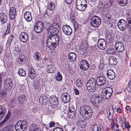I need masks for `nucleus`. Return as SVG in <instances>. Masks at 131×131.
Wrapping results in <instances>:
<instances>
[{
  "mask_svg": "<svg viewBox=\"0 0 131 131\" xmlns=\"http://www.w3.org/2000/svg\"><path fill=\"white\" fill-rule=\"evenodd\" d=\"M17 14H16L9 13V17L10 19L14 20Z\"/></svg>",
  "mask_w": 131,
  "mask_h": 131,
  "instance_id": "48",
  "label": "nucleus"
},
{
  "mask_svg": "<svg viewBox=\"0 0 131 131\" xmlns=\"http://www.w3.org/2000/svg\"><path fill=\"white\" fill-rule=\"evenodd\" d=\"M92 39L94 42H96L97 40V38L96 37H94L92 38Z\"/></svg>",
  "mask_w": 131,
  "mask_h": 131,
  "instance_id": "63",
  "label": "nucleus"
},
{
  "mask_svg": "<svg viewBox=\"0 0 131 131\" xmlns=\"http://www.w3.org/2000/svg\"><path fill=\"white\" fill-rule=\"evenodd\" d=\"M53 131H63V130L60 127H56L53 129Z\"/></svg>",
  "mask_w": 131,
  "mask_h": 131,
  "instance_id": "55",
  "label": "nucleus"
},
{
  "mask_svg": "<svg viewBox=\"0 0 131 131\" xmlns=\"http://www.w3.org/2000/svg\"><path fill=\"white\" fill-rule=\"evenodd\" d=\"M17 61L19 64L20 65H22L26 61V58L25 56L22 55L18 59Z\"/></svg>",
  "mask_w": 131,
  "mask_h": 131,
  "instance_id": "25",
  "label": "nucleus"
},
{
  "mask_svg": "<svg viewBox=\"0 0 131 131\" xmlns=\"http://www.w3.org/2000/svg\"><path fill=\"white\" fill-rule=\"evenodd\" d=\"M101 96L100 97L99 95H96L94 98L93 102H92V104L94 103L95 104H100L102 102Z\"/></svg>",
  "mask_w": 131,
  "mask_h": 131,
  "instance_id": "27",
  "label": "nucleus"
},
{
  "mask_svg": "<svg viewBox=\"0 0 131 131\" xmlns=\"http://www.w3.org/2000/svg\"><path fill=\"white\" fill-rule=\"evenodd\" d=\"M124 123L122 124H124L125 125V127L126 128L128 129V130L129 131V129L130 127V126L129 123H125V118H124Z\"/></svg>",
  "mask_w": 131,
  "mask_h": 131,
  "instance_id": "50",
  "label": "nucleus"
},
{
  "mask_svg": "<svg viewBox=\"0 0 131 131\" xmlns=\"http://www.w3.org/2000/svg\"><path fill=\"white\" fill-rule=\"evenodd\" d=\"M86 86L88 91L92 92H94L96 89V84H86Z\"/></svg>",
  "mask_w": 131,
  "mask_h": 131,
  "instance_id": "21",
  "label": "nucleus"
},
{
  "mask_svg": "<svg viewBox=\"0 0 131 131\" xmlns=\"http://www.w3.org/2000/svg\"><path fill=\"white\" fill-rule=\"evenodd\" d=\"M70 99V95L67 93H64L61 95V99L64 103L68 102Z\"/></svg>",
  "mask_w": 131,
  "mask_h": 131,
  "instance_id": "18",
  "label": "nucleus"
},
{
  "mask_svg": "<svg viewBox=\"0 0 131 131\" xmlns=\"http://www.w3.org/2000/svg\"><path fill=\"white\" fill-rule=\"evenodd\" d=\"M10 23H9L7 25V29L10 30Z\"/></svg>",
  "mask_w": 131,
  "mask_h": 131,
  "instance_id": "62",
  "label": "nucleus"
},
{
  "mask_svg": "<svg viewBox=\"0 0 131 131\" xmlns=\"http://www.w3.org/2000/svg\"><path fill=\"white\" fill-rule=\"evenodd\" d=\"M86 2L85 0H76V4H86Z\"/></svg>",
  "mask_w": 131,
  "mask_h": 131,
  "instance_id": "47",
  "label": "nucleus"
},
{
  "mask_svg": "<svg viewBox=\"0 0 131 131\" xmlns=\"http://www.w3.org/2000/svg\"><path fill=\"white\" fill-rule=\"evenodd\" d=\"M68 111L69 112L72 113V114L73 116H75L76 113V110L74 106L71 105H69V107L68 109Z\"/></svg>",
  "mask_w": 131,
  "mask_h": 131,
  "instance_id": "35",
  "label": "nucleus"
},
{
  "mask_svg": "<svg viewBox=\"0 0 131 131\" xmlns=\"http://www.w3.org/2000/svg\"><path fill=\"white\" fill-rule=\"evenodd\" d=\"M24 16L25 19L28 22H30L31 20L32 17L30 12H25Z\"/></svg>",
  "mask_w": 131,
  "mask_h": 131,
  "instance_id": "28",
  "label": "nucleus"
},
{
  "mask_svg": "<svg viewBox=\"0 0 131 131\" xmlns=\"http://www.w3.org/2000/svg\"><path fill=\"white\" fill-rule=\"evenodd\" d=\"M55 125L53 121H52L50 123L49 127H53Z\"/></svg>",
  "mask_w": 131,
  "mask_h": 131,
  "instance_id": "59",
  "label": "nucleus"
},
{
  "mask_svg": "<svg viewBox=\"0 0 131 131\" xmlns=\"http://www.w3.org/2000/svg\"><path fill=\"white\" fill-rule=\"evenodd\" d=\"M101 21L100 18L97 16H94L91 19L90 24L91 26L97 27L101 24Z\"/></svg>",
  "mask_w": 131,
  "mask_h": 131,
  "instance_id": "8",
  "label": "nucleus"
},
{
  "mask_svg": "<svg viewBox=\"0 0 131 131\" xmlns=\"http://www.w3.org/2000/svg\"><path fill=\"white\" fill-rule=\"evenodd\" d=\"M76 83L77 87L81 88L83 85V81L81 79H78L76 81Z\"/></svg>",
  "mask_w": 131,
  "mask_h": 131,
  "instance_id": "38",
  "label": "nucleus"
},
{
  "mask_svg": "<svg viewBox=\"0 0 131 131\" xmlns=\"http://www.w3.org/2000/svg\"><path fill=\"white\" fill-rule=\"evenodd\" d=\"M109 63L111 65H114L116 63V59L114 57H110L108 61Z\"/></svg>",
  "mask_w": 131,
  "mask_h": 131,
  "instance_id": "31",
  "label": "nucleus"
},
{
  "mask_svg": "<svg viewBox=\"0 0 131 131\" xmlns=\"http://www.w3.org/2000/svg\"><path fill=\"white\" fill-rule=\"evenodd\" d=\"M118 1L119 2V4L121 6H125L127 4V0H118Z\"/></svg>",
  "mask_w": 131,
  "mask_h": 131,
  "instance_id": "44",
  "label": "nucleus"
},
{
  "mask_svg": "<svg viewBox=\"0 0 131 131\" xmlns=\"http://www.w3.org/2000/svg\"><path fill=\"white\" fill-rule=\"evenodd\" d=\"M41 54L39 52H36L33 55L34 60L37 61H39L41 59Z\"/></svg>",
  "mask_w": 131,
  "mask_h": 131,
  "instance_id": "32",
  "label": "nucleus"
},
{
  "mask_svg": "<svg viewBox=\"0 0 131 131\" xmlns=\"http://www.w3.org/2000/svg\"><path fill=\"white\" fill-rule=\"evenodd\" d=\"M68 59L71 62L74 61L77 58V55L74 52H71L68 54Z\"/></svg>",
  "mask_w": 131,
  "mask_h": 131,
  "instance_id": "26",
  "label": "nucleus"
},
{
  "mask_svg": "<svg viewBox=\"0 0 131 131\" xmlns=\"http://www.w3.org/2000/svg\"><path fill=\"white\" fill-rule=\"evenodd\" d=\"M77 126L83 128L85 126V123L79 119V120L77 122Z\"/></svg>",
  "mask_w": 131,
  "mask_h": 131,
  "instance_id": "37",
  "label": "nucleus"
},
{
  "mask_svg": "<svg viewBox=\"0 0 131 131\" xmlns=\"http://www.w3.org/2000/svg\"><path fill=\"white\" fill-rule=\"evenodd\" d=\"M6 112V109L4 107L0 108V119H1L4 116Z\"/></svg>",
  "mask_w": 131,
  "mask_h": 131,
  "instance_id": "33",
  "label": "nucleus"
},
{
  "mask_svg": "<svg viewBox=\"0 0 131 131\" xmlns=\"http://www.w3.org/2000/svg\"><path fill=\"white\" fill-rule=\"evenodd\" d=\"M10 30L6 29L4 34L2 35L3 37H4L6 35L9 34L10 32Z\"/></svg>",
  "mask_w": 131,
  "mask_h": 131,
  "instance_id": "57",
  "label": "nucleus"
},
{
  "mask_svg": "<svg viewBox=\"0 0 131 131\" xmlns=\"http://www.w3.org/2000/svg\"><path fill=\"white\" fill-rule=\"evenodd\" d=\"M106 53L110 54H116V51L114 48L111 47L106 50Z\"/></svg>",
  "mask_w": 131,
  "mask_h": 131,
  "instance_id": "34",
  "label": "nucleus"
},
{
  "mask_svg": "<svg viewBox=\"0 0 131 131\" xmlns=\"http://www.w3.org/2000/svg\"><path fill=\"white\" fill-rule=\"evenodd\" d=\"M30 131H40V129L38 128L37 126L35 124H32L30 127Z\"/></svg>",
  "mask_w": 131,
  "mask_h": 131,
  "instance_id": "36",
  "label": "nucleus"
},
{
  "mask_svg": "<svg viewBox=\"0 0 131 131\" xmlns=\"http://www.w3.org/2000/svg\"><path fill=\"white\" fill-rule=\"evenodd\" d=\"M58 98L55 96L50 97V106L52 108H56L57 107L58 102Z\"/></svg>",
  "mask_w": 131,
  "mask_h": 131,
  "instance_id": "10",
  "label": "nucleus"
},
{
  "mask_svg": "<svg viewBox=\"0 0 131 131\" xmlns=\"http://www.w3.org/2000/svg\"><path fill=\"white\" fill-rule=\"evenodd\" d=\"M104 66L103 65L102 63H101L99 65V67L100 69H102L103 68Z\"/></svg>",
  "mask_w": 131,
  "mask_h": 131,
  "instance_id": "64",
  "label": "nucleus"
},
{
  "mask_svg": "<svg viewBox=\"0 0 131 131\" xmlns=\"http://www.w3.org/2000/svg\"><path fill=\"white\" fill-rule=\"evenodd\" d=\"M20 39L22 42H25L27 41L28 38V36L27 34L25 32L21 33L20 35Z\"/></svg>",
  "mask_w": 131,
  "mask_h": 131,
  "instance_id": "19",
  "label": "nucleus"
},
{
  "mask_svg": "<svg viewBox=\"0 0 131 131\" xmlns=\"http://www.w3.org/2000/svg\"><path fill=\"white\" fill-rule=\"evenodd\" d=\"M55 7L54 3L52 2L50 3L48 6V9L50 10H53Z\"/></svg>",
  "mask_w": 131,
  "mask_h": 131,
  "instance_id": "45",
  "label": "nucleus"
},
{
  "mask_svg": "<svg viewBox=\"0 0 131 131\" xmlns=\"http://www.w3.org/2000/svg\"><path fill=\"white\" fill-rule=\"evenodd\" d=\"M97 84L98 86L104 85L106 82L105 77L103 75H100L96 78Z\"/></svg>",
  "mask_w": 131,
  "mask_h": 131,
  "instance_id": "15",
  "label": "nucleus"
},
{
  "mask_svg": "<svg viewBox=\"0 0 131 131\" xmlns=\"http://www.w3.org/2000/svg\"><path fill=\"white\" fill-rule=\"evenodd\" d=\"M91 129L93 131H104L103 126L100 125L98 126L95 124L93 125L91 127Z\"/></svg>",
  "mask_w": 131,
  "mask_h": 131,
  "instance_id": "23",
  "label": "nucleus"
},
{
  "mask_svg": "<svg viewBox=\"0 0 131 131\" xmlns=\"http://www.w3.org/2000/svg\"><path fill=\"white\" fill-rule=\"evenodd\" d=\"M3 131H14V128L12 125L7 126L3 129Z\"/></svg>",
  "mask_w": 131,
  "mask_h": 131,
  "instance_id": "41",
  "label": "nucleus"
},
{
  "mask_svg": "<svg viewBox=\"0 0 131 131\" xmlns=\"http://www.w3.org/2000/svg\"><path fill=\"white\" fill-rule=\"evenodd\" d=\"M50 32L47 34L46 43L48 47L50 49H53L58 45L59 42V37L56 34L50 35Z\"/></svg>",
  "mask_w": 131,
  "mask_h": 131,
  "instance_id": "1",
  "label": "nucleus"
},
{
  "mask_svg": "<svg viewBox=\"0 0 131 131\" xmlns=\"http://www.w3.org/2000/svg\"><path fill=\"white\" fill-rule=\"evenodd\" d=\"M13 81L11 79L7 78L4 82V88L6 90L9 91L10 90L12 86Z\"/></svg>",
  "mask_w": 131,
  "mask_h": 131,
  "instance_id": "12",
  "label": "nucleus"
},
{
  "mask_svg": "<svg viewBox=\"0 0 131 131\" xmlns=\"http://www.w3.org/2000/svg\"><path fill=\"white\" fill-rule=\"evenodd\" d=\"M126 20V21L122 19L119 20L117 24L118 27L122 31H125L127 28L131 31V17L129 16L127 17Z\"/></svg>",
  "mask_w": 131,
  "mask_h": 131,
  "instance_id": "2",
  "label": "nucleus"
},
{
  "mask_svg": "<svg viewBox=\"0 0 131 131\" xmlns=\"http://www.w3.org/2000/svg\"><path fill=\"white\" fill-rule=\"evenodd\" d=\"M88 47V45L86 42H82L81 46V48L82 51H85L87 49Z\"/></svg>",
  "mask_w": 131,
  "mask_h": 131,
  "instance_id": "39",
  "label": "nucleus"
},
{
  "mask_svg": "<svg viewBox=\"0 0 131 131\" xmlns=\"http://www.w3.org/2000/svg\"><path fill=\"white\" fill-rule=\"evenodd\" d=\"M56 79L57 80L59 81H61L62 80V77L60 72H58L57 75L56 77Z\"/></svg>",
  "mask_w": 131,
  "mask_h": 131,
  "instance_id": "46",
  "label": "nucleus"
},
{
  "mask_svg": "<svg viewBox=\"0 0 131 131\" xmlns=\"http://www.w3.org/2000/svg\"><path fill=\"white\" fill-rule=\"evenodd\" d=\"M115 46L116 50L118 52H122L125 49L123 44L121 42H117L115 45Z\"/></svg>",
  "mask_w": 131,
  "mask_h": 131,
  "instance_id": "14",
  "label": "nucleus"
},
{
  "mask_svg": "<svg viewBox=\"0 0 131 131\" xmlns=\"http://www.w3.org/2000/svg\"><path fill=\"white\" fill-rule=\"evenodd\" d=\"M80 113L85 120H88L91 117L92 114V110L88 105L82 106L80 108Z\"/></svg>",
  "mask_w": 131,
  "mask_h": 131,
  "instance_id": "3",
  "label": "nucleus"
},
{
  "mask_svg": "<svg viewBox=\"0 0 131 131\" xmlns=\"http://www.w3.org/2000/svg\"><path fill=\"white\" fill-rule=\"evenodd\" d=\"M62 29L64 33L66 35H70L72 32V29L68 25H63Z\"/></svg>",
  "mask_w": 131,
  "mask_h": 131,
  "instance_id": "13",
  "label": "nucleus"
},
{
  "mask_svg": "<svg viewBox=\"0 0 131 131\" xmlns=\"http://www.w3.org/2000/svg\"><path fill=\"white\" fill-rule=\"evenodd\" d=\"M55 69V68L54 67H50L47 70V71L49 73H52L53 72Z\"/></svg>",
  "mask_w": 131,
  "mask_h": 131,
  "instance_id": "51",
  "label": "nucleus"
},
{
  "mask_svg": "<svg viewBox=\"0 0 131 131\" xmlns=\"http://www.w3.org/2000/svg\"><path fill=\"white\" fill-rule=\"evenodd\" d=\"M7 20L8 17L7 14L3 12L0 13V21L2 24H4L7 22Z\"/></svg>",
  "mask_w": 131,
  "mask_h": 131,
  "instance_id": "17",
  "label": "nucleus"
},
{
  "mask_svg": "<svg viewBox=\"0 0 131 131\" xmlns=\"http://www.w3.org/2000/svg\"><path fill=\"white\" fill-rule=\"evenodd\" d=\"M11 115V113L9 110H8L7 115L4 119L0 123V127L2 126L10 118Z\"/></svg>",
  "mask_w": 131,
  "mask_h": 131,
  "instance_id": "29",
  "label": "nucleus"
},
{
  "mask_svg": "<svg viewBox=\"0 0 131 131\" xmlns=\"http://www.w3.org/2000/svg\"><path fill=\"white\" fill-rule=\"evenodd\" d=\"M108 118L109 120H111L112 119L113 115L110 112L109 113L108 115Z\"/></svg>",
  "mask_w": 131,
  "mask_h": 131,
  "instance_id": "54",
  "label": "nucleus"
},
{
  "mask_svg": "<svg viewBox=\"0 0 131 131\" xmlns=\"http://www.w3.org/2000/svg\"><path fill=\"white\" fill-rule=\"evenodd\" d=\"M15 97H13L10 100V102L11 103V105H12L13 104H14L15 101Z\"/></svg>",
  "mask_w": 131,
  "mask_h": 131,
  "instance_id": "56",
  "label": "nucleus"
},
{
  "mask_svg": "<svg viewBox=\"0 0 131 131\" xmlns=\"http://www.w3.org/2000/svg\"><path fill=\"white\" fill-rule=\"evenodd\" d=\"M113 89L110 87H107L104 89L101 94V97L104 100H109L112 95Z\"/></svg>",
  "mask_w": 131,
  "mask_h": 131,
  "instance_id": "5",
  "label": "nucleus"
},
{
  "mask_svg": "<svg viewBox=\"0 0 131 131\" xmlns=\"http://www.w3.org/2000/svg\"><path fill=\"white\" fill-rule=\"evenodd\" d=\"M12 38H9V39H8V41H7V42L9 44V45H10L11 42L12 41Z\"/></svg>",
  "mask_w": 131,
  "mask_h": 131,
  "instance_id": "61",
  "label": "nucleus"
},
{
  "mask_svg": "<svg viewBox=\"0 0 131 131\" xmlns=\"http://www.w3.org/2000/svg\"><path fill=\"white\" fill-rule=\"evenodd\" d=\"M9 13L16 14V9L14 7H11L9 9Z\"/></svg>",
  "mask_w": 131,
  "mask_h": 131,
  "instance_id": "49",
  "label": "nucleus"
},
{
  "mask_svg": "<svg viewBox=\"0 0 131 131\" xmlns=\"http://www.w3.org/2000/svg\"><path fill=\"white\" fill-rule=\"evenodd\" d=\"M70 17L72 22H74L75 21V17L74 14H71L70 15Z\"/></svg>",
  "mask_w": 131,
  "mask_h": 131,
  "instance_id": "53",
  "label": "nucleus"
},
{
  "mask_svg": "<svg viewBox=\"0 0 131 131\" xmlns=\"http://www.w3.org/2000/svg\"><path fill=\"white\" fill-rule=\"evenodd\" d=\"M89 64L87 61L83 60L80 61V67L81 69L83 70H86L89 68Z\"/></svg>",
  "mask_w": 131,
  "mask_h": 131,
  "instance_id": "16",
  "label": "nucleus"
},
{
  "mask_svg": "<svg viewBox=\"0 0 131 131\" xmlns=\"http://www.w3.org/2000/svg\"><path fill=\"white\" fill-rule=\"evenodd\" d=\"M106 39L108 42L111 43L113 40V37L111 34H108L106 37Z\"/></svg>",
  "mask_w": 131,
  "mask_h": 131,
  "instance_id": "43",
  "label": "nucleus"
},
{
  "mask_svg": "<svg viewBox=\"0 0 131 131\" xmlns=\"http://www.w3.org/2000/svg\"><path fill=\"white\" fill-rule=\"evenodd\" d=\"M86 84H97L96 80L94 78H91L88 80Z\"/></svg>",
  "mask_w": 131,
  "mask_h": 131,
  "instance_id": "42",
  "label": "nucleus"
},
{
  "mask_svg": "<svg viewBox=\"0 0 131 131\" xmlns=\"http://www.w3.org/2000/svg\"><path fill=\"white\" fill-rule=\"evenodd\" d=\"M106 74L108 78L111 80H113L116 76L115 73L111 69L107 71Z\"/></svg>",
  "mask_w": 131,
  "mask_h": 131,
  "instance_id": "20",
  "label": "nucleus"
},
{
  "mask_svg": "<svg viewBox=\"0 0 131 131\" xmlns=\"http://www.w3.org/2000/svg\"><path fill=\"white\" fill-rule=\"evenodd\" d=\"M42 102L43 104H46L48 102V98L46 96L42 97Z\"/></svg>",
  "mask_w": 131,
  "mask_h": 131,
  "instance_id": "52",
  "label": "nucleus"
},
{
  "mask_svg": "<svg viewBox=\"0 0 131 131\" xmlns=\"http://www.w3.org/2000/svg\"><path fill=\"white\" fill-rule=\"evenodd\" d=\"M45 26L46 25V29L48 31L47 35H48L49 32L50 33V35H54L52 34L54 31L58 32L60 30V24L58 23H53L51 25L49 22L45 23Z\"/></svg>",
  "mask_w": 131,
  "mask_h": 131,
  "instance_id": "4",
  "label": "nucleus"
},
{
  "mask_svg": "<svg viewBox=\"0 0 131 131\" xmlns=\"http://www.w3.org/2000/svg\"><path fill=\"white\" fill-rule=\"evenodd\" d=\"M36 74L33 68H31L28 71V75L29 77L31 79H34L36 76Z\"/></svg>",
  "mask_w": 131,
  "mask_h": 131,
  "instance_id": "24",
  "label": "nucleus"
},
{
  "mask_svg": "<svg viewBox=\"0 0 131 131\" xmlns=\"http://www.w3.org/2000/svg\"><path fill=\"white\" fill-rule=\"evenodd\" d=\"M66 3L67 4H70L72 2V0H65Z\"/></svg>",
  "mask_w": 131,
  "mask_h": 131,
  "instance_id": "60",
  "label": "nucleus"
},
{
  "mask_svg": "<svg viewBox=\"0 0 131 131\" xmlns=\"http://www.w3.org/2000/svg\"><path fill=\"white\" fill-rule=\"evenodd\" d=\"M26 99V96L24 94H20L17 97L16 102L19 104H23Z\"/></svg>",
  "mask_w": 131,
  "mask_h": 131,
  "instance_id": "22",
  "label": "nucleus"
},
{
  "mask_svg": "<svg viewBox=\"0 0 131 131\" xmlns=\"http://www.w3.org/2000/svg\"><path fill=\"white\" fill-rule=\"evenodd\" d=\"M18 73L20 76H21L25 77L26 75V71L23 69L20 68L19 69Z\"/></svg>",
  "mask_w": 131,
  "mask_h": 131,
  "instance_id": "40",
  "label": "nucleus"
},
{
  "mask_svg": "<svg viewBox=\"0 0 131 131\" xmlns=\"http://www.w3.org/2000/svg\"><path fill=\"white\" fill-rule=\"evenodd\" d=\"M27 125L26 121H19L15 124V127L17 131H23L26 129Z\"/></svg>",
  "mask_w": 131,
  "mask_h": 131,
  "instance_id": "6",
  "label": "nucleus"
},
{
  "mask_svg": "<svg viewBox=\"0 0 131 131\" xmlns=\"http://www.w3.org/2000/svg\"><path fill=\"white\" fill-rule=\"evenodd\" d=\"M97 44L98 47L101 50H104L106 47V42L104 39L100 38L99 39Z\"/></svg>",
  "mask_w": 131,
  "mask_h": 131,
  "instance_id": "11",
  "label": "nucleus"
},
{
  "mask_svg": "<svg viewBox=\"0 0 131 131\" xmlns=\"http://www.w3.org/2000/svg\"><path fill=\"white\" fill-rule=\"evenodd\" d=\"M45 22H47L46 20L44 21L43 24V23L40 21H38L34 27V30L37 33H40L43 30V28H46V26L47 25L46 24L45 26Z\"/></svg>",
  "mask_w": 131,
  "mask_h": 131,
  "instance_id": "7",
  "label": "nucleus"
},
{
  "mask_svg": "<svg viewBox=\"0 0 131 131\" xmlns=\"http://www.w3.org/2000/svg\"><path fill=\"white\" fill-rule=\"evenodd\" d=\"M112 2L110 0L108 1L107 4L104 3H103L100 2L99 4V9L100 11H101L103 12L106 10L107 9L112 6Z\"/></svg>",
  "mask_w": 131,
  "mask_h": 131,
  "instance_id": "9",
  "label": "nucleus"
},
{
  "mask_svg": "<svg viewBox=\"0 0 131 131\" xmlns=\"http://www.w3.org/2000/svg\"><path fill=\"white\" fill-rule=\"evenodd\" d=\"M75 93L76 95H78L79 94V90L77 88H74V89Z\"/></svg>",
  "mask_w": 131,
  "mask_h": 131,
  "instance_id": "58",
  "label": "nucleus"
},
{
  "mask_svg": "<svg viewBox=\"0 0 131 131\" xmlns=\"http://www.w3.org/2000/svg\"><path fill=\"white\" fill-rule=\"evenodd\" d=\"M76 8L80 11H83L85 10L87 7L86 4H76Z\"/></svg>",
  "mask_w": 131,
  "mask_h": 131,
  "instance_id": "30",
  "label": "nucleus"
}]
</instances>
